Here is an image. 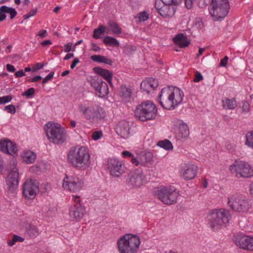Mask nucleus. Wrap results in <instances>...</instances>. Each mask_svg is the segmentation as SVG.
Here are the masks:
<instances>
[{"label":"nucleus","mask_w":253,"mask_h":253,"mask_svg":"<svg viewBox=\"0 0 253 253\" xmlns=\"http://www.w3.org/2000/svg\"><path fill=\"white\" fill-rule=\"evenodd\" d=\"M68 160L73 167L83 169H87L91 164L89 153L84 147L71 149L68 154Z\"/></svg>","instance_id":"f257e3e1"},{"label":"nucleus","mask_w":253,"mask_h":253,"mask_svg":"<svg viewBox=\"0 0 253 253\" xmlns=\"http://www.w3.org/2000/svg\"><path fill=\"white\" fill-rule=\"evenodd\" d=\"M230 218L229 211L224 209L213 210L207 215L208 225L213 231H217L225 225Z\"/></svg>","instance_id":"f03ea898"},{"label":"nucleus","mask_w":253,"mask_h":253,"mask_svg":"<svg viewBox=\"0 0 253 253\" xmlns=\"http://www.w3.org/2000/svg\"><path fill=\"white\" fill-rule=\"evenodd\" d=\"M140 244L139 237L130 234L125 235L117 242L119 253H137Z\"/></svg>","instance_id":"7ed1b4c3"},{"label":"nucleus","mask_w":253,"mask_h":253,"mask_svg":"<svg viewBox=\"0 0 253 253\" xmlns=\"http://www.w3.org/2000/svg\"><path fill=\"white\" fill-rule=\"evenodd\" d=\"M45 126L46 134L50 142L59 144L65 141L67 134L59 124L48 122Z\"/></svg>","instance_id":"20e7f679"},{"label":"nucleus","mask_w":253,"mask_h":253,"mask_svg":"<svg viewBox=\"0 0 253 253\" xmlns=\"http://www.w3.org/2000/svg\"><path fill=\"white\" fill-rule=\"evenodd\" d=\"M157 113V109L155 104L149 100L143 102L137 106L134 111L136 117L141 121L154 119Z\"/></svg>","instance_id":"39448f33"},{"label":"nucleus","mask_w":253,"mask_h":253,"mask_svg":"<svg viewBox=\"0 0 253 253\" xmlns=\"http://www.w3.org/2000/svg\"><path fill=\"white\" fill-rule=\"evenodd\" d=\"M229 8L228 0H211L209 10L212 19L218 21L227 15Z\"/></svg>","instance_id":"423d86ee"},{"label":"nucleus","mask_w":253,"mask_h":253,"mask_svg":"<svg viewBox=\"0 0 253 253\" xmlns=\"http://www.w3.org/2000/svg\"><path fill=\"white\" fill-rule=\"evenodd\" d=\"M229 169L238 178H248L253 176V166L246 161H236L229 167Z\"/></svg>","instance_id":"0eeeda50"},{"label":"nucleus","mask_w":253,"mask_h":253,"mask_svg":"<svg viewBox=\"0 0 253 253\" xmlns=\"http://www.w3.org/2000/svg\"><path fill=\"white\" fill-rule=\"evenodd\" d=\"M79 110L84 117L91 122L98 121L104 119L106 114L104 110L97 106H86L81 104L79 106Z\"/></svg>","instance_id":"6e6552de"},{"label":"nucleus","mask_w":253,"mask_h":253,"mask_svg":"<svg viewBox=\"0 0 253 253\" xmlns=\"http://www.w3.org/2000/svg\"><path fill=\"white\" fill-rule=\"evenodd\" d=\"M228 207L236 212H245L250 208L247 199L243 196L237 194H230L227 199Z\"/></svg>","instance_id":"1a4fd4ad"},{"label":"nucleus","mask_w":253,"mask_h":253,"mask_svg":"<svg viewBox=\"0 0 253 253\" xmlns=\"http://www.w3.org/2000/svg\"><path fill=\"white\" fill-rule=\"evenodd\" d=\"M159 199L166 205H172L176 203L179 194L173 186H165L158 190L156 193Z\"/></svg>","instance_id":"9d476101"},{"label":"nucleus","mask_w":253,"mask_h":253,"mask_svg":"<svg viewBox=\"0 0 253 253\" xmlns=\"http://www.w3.org/2000/svg\"><path fill=\"white\" fill-rule=\"evenodd\" d=\"M10 169L11 171L8 173L6 183L8 190L13 192L18 187L19 183V172L18 169L16 167L17 161L15 159H12L10 162Z\"/></svg>","instance_id":"9b49d317"},{"label":"nucleus","mask_w":253,"mask_h":253,"mask_svg":"<svg viewBox=\"0 0 253 253\" xmlns=\"http://www.w3.org/2000/svg\"><path fill=\"white\" fill-rule=\"evenodd\" d=\"M146 181L143 172L136 169L129 172L126 179V184L130 188H138L142 186Z\"/></svg>","instance_id":"f8f14e48"},{"label":"nucleus","mask_w":253,"mask_h":253,"mask_svg":"<svg viewBox=\"0 0 253 253\" xmlns=\"http://www.w3.org/2000/svg\"><path fill=\"white\" fill-rule=\"evenodd\" d=\"M83 185V182L75 175H68L63 179V187L73 192L80 191Z\"/></svg>","instance_id":"ddd939ff"},{"label":"nucleus","mask_w":253,"mask_h":253,"mask_svg":"<svg viewBox=\"0 0 253 253\" xmlns=\"http://www.w3.org/2000/svg\"><path fill=\"white\" fill-rule=\"evenodd\" d=\"M39 191L38 183L37 180H27L23 185V194L27 199H33Z\"/></svg>","instance_id":"4468645a"},{"label":"nucleus","mask_w":253,"mask_h":253,"mask_svg":"<svg viewBox=\"0 0 253 253\" xmlns=\"http://www.w3.org/2000/svg\"><path fill=\"white\" fill-rule=\"evenodd\" d=\"M198 167L191 164H183L180 166L179 176L186 180H192L196 176Z\"/></svg>","instance_id":"2eb2a0df"},{"label":"nucleus","mask_w":253,"mask_h":253,"mask_svg":"<svg viewBox=\"0 0 253 253\" xmlns=\"http://www.w3.org/2000/svg\"><path fill=\"white\" fill-rule=\"evenodd\" d=\"M158 101L159 104L164 109L169 110L174 109L168 86L161 90L158 95Z\"/></svg>","instance_id":"dca6fc26"},{"label":"nucleus","mask_w":253,"mask_h":253,"mask_svg":"<svg viewBox=\"0 0 253 253\" xmlns=\"http://www.w3.org/2000/svg\"><path fill=\"white\" fill-rule=\"evenodd\" d=\"M168 87L175 109L182 102L184 96V92L181 89L176 86H168Z\"/></svg>","instance_id":"f3484780"},{"label":"nucleus","mask_w":253,"mask_h":253,"mask_svg":"<svg viewBox=\"0 0 253 253\" xmlns=\"http://www.w3.org/2000/svg\"><path fill=\"white\" fill-rule=\"evenodd\" d=\"M90 84L99 97H104L109 93L108 86L103 80H90Z\"/></svg>","instance_id":"a211bd4d"},{"label":"nucleus","mask_w":253,"mask_h":253,"mask_svg":"<svg viewBox=\"0 0 253 253\" xmlns=\"http://www.w3.org/2000/svg\"><path fill=\"white\" fill-rule=\"evenodd\" d=\"M116 133L121 138L126 139L130 136V127L128 122L123 120L119 122L114 127Z\"/></svg>","instance_id":"6ab92c4d"},{"label":"nucleus","mask_w":253,"mask_h":253,"mask_svg":"<svg viewBox=\"0 0 253 253\" xmlns=\"http://www.w3.org/2000/svg\"><path fill=\"white\" fill-rule=\"evenodd\" d=\"M155 7L158 12L164 18H171L174 16L176 11V6L164 4L161 7L158 4L157 1H156Z\"/></svg>","instance_id":"aec40b11"},{"label":"nucleus","mask_w":253,"mask_h":253,"mask_svg":"<svg viewBox=\"0 0 253 253\" xmlns=\"http://www.w3.org/2000/svg\"><path fill=\"white\" fill-rule=\"evenodd\" d=\"M18 149L16 144L8 139L0 140V151L9 155L14 156Z\"/></svg>","instance_id":"412c9836"},{"label":"nucleus","mask_w":253,"mask_h":253,"mask_svg":"<svg viewBox=\"0 0 253 253\" xmlns=\"http://www.w3.org/2000/svg\"><path fill=\"white\" fill-rule=\"evenodd\" d=\"M85 210L84 207H82L80 203L74 205L70 209L69 215L71 218L79 221L82 218L85 213Z\"/></svg>","instance_id":"4be33fe9"},{"label":"nucleus","mask_w":253,"mask_h":253,"mask_svg":"<svg viewBox=\"0 0 253 253\" xmlns=\"http://www.w3.org/2000/svg\"><path fill=\"white\" fill-rule=\"evenodd\" d=\"M125 168L121 161L112 159V177H119L125 173Z\"/></svg>","instance_id":"5701e85b"},{"label":"nucleus","mask_w":253,"mask_h":253,"mask_svg":"<svg viewBox=\"0 0 253 253\" xmlns=\"http://www.w3.org/2000/svg\"><path fill=\"white\" fill-rule=\"evenodd\" d=\"M134 88L130 85H122L120 87V95L125 101H130L132 98Z\"/></svg>","instance_id":"b1692460"},{"label":"nucleus","mask_w":253,"mask_h":253,"mask_svg":"<svg viewBox=\"0 0 253 253\" xmlns=\"http://www.w3.org/2000/svg\"><path fill=\"white\" fill-rule=\"evenodd\" d=\"M175 44L179 48H185L190 44V42L188 40L186 36L183 34H178L172 39Z\"/></svg>","instance_id":"393cba45"},{"label":"nucleus","mask_w":253,"mask_h":253,"mask_svg":"<svg viewBox=\"0 0 253 253\" xmlns=\"http://www.w3.org/2000/svg\"><path fill=\"white\" fill-rule=\"evenodd\" d=\"M158 85L156 80H143L140 84V87L143 91L149 93L154 90Z\"/></svg>","instance_id":"a878e982"},{"label":"nucleus","mask_w":253,"mask_h":253,"mask_svg":"<svg viewBox=\"0 0 253 253\" xmlns=\"http://www.w3.org/2000/svg\"><path fill=\"white\" fill-rule=\"evenodd\" d=\"M248 236L243 234H238L235 237V243L240 249L246 250Z\"/></svg>","instance_id":"bb28decb"},{"label":"nucleus","mask_w":253,"mask_h":253,"mask_svg":"<svg viewBox=\"0 0 253 253\" xmlns=\"http://www.w3.org/2000/svg\"><path fill=\"white\" fill-rule=\"evenodd\" d=\"M39 234L40 230L36 225L31 223L26 228V234L29 238H35Z\"/></svg>","instance_id":"cd10ccee"},{"label":"nucleus","mask_w":253,"mask_h":253,"mask_svg":"<svg viewBox=\"0 0 253 253\" xmlns=\"http://www.w3.org/2000/svg\"><path fill=\"white\" fill-rule=\"evenodd\" d=\"M109 28L103 25H100L98 28L94 30L92 37L95 39H98L100 38L101 36L109 34Z\"/></svg>","instance_id":"c85d7f7f"},{"label":"nucleus","mask_w":253,"mask_h":253,"mask_svg":"<svg viewBox=\"0 0 253 253\" xmlns=\"http://www.w3.org/2000/svg\"><path fill=\"white\" fill-rule=\"evenodd\" d=\"M189 135V130L188 126L185 124H181L179 126L178 137L179 139H185Z\"/></svg>","instance_id":"c756f323"},{"label":"nucleus","mask_w":253,"mask_h":253,"mask_svg":"<svg viewBox=\"0 0 253 253\" xmlns=\"http://www.w3.org/2000/svg\"><path fill=\"white\" fill-rule=\"evenodd\" d=\"M222 107L225 109L233 110L237 107V103L235 99L224 98L222 100Z\"/></svg>","instance_id":"7c9ffc66"},{"label":"nucleus","mask_w":253,"mask_h":253,"mask_svg":"<svg viewBox=\"0 0 253 253\" xmlns=\"http://www.w3.org/2000/svg\"><path fill=\"white\" fill-rule=\"evenodd\" d=\"M153 159V154L151 152H147L140 156V165L144 166L146 164L150 163Z\"/></svg>","instance_id":"2f4dec72"},{"label":"nucleus","mask_w":253,"mask_h":253,"mask_svg":"<svg viewBox=\"0 0 253 253\" xmlns=\"http://www.w3.org/2000/svg\"><path fill=\"white\" fill-rule=\"evenodd\" d=\"M36 159V155L32 151H26L23 156V160L27 164H32L34 163Z\"/></svg>","instance_id":"473e14b6"},{"label":"nucleus","mask_w":253,"mask_h":253,"mask_svg":"<svg viewBox=\"0 0 253 253\" xmlns=\"http://www.w3.org/2000/svg\"><path fill=\"white\" fill-rule=\"evenodd\" d=\"M93 70L95 73L99 75L104 79H111V73L108 70L99 67H94Z\"/></svg>","instance_id":"72a5a7b5"},{"label":"nucleus","mask_w":253,"mask_h":253,"mask_svg":"<svg viewBox=\"0 0 253 253\" xmlns=\"http://www.w3.org/2000/svg\"><path fill=\"white\" fill-rule=\"evenodd\" d=\"M90 59L94 62L104 63L107 64H111V60L103 56L99 55H93L90 56Z\"/></svg>","instance_id":"f704fd0d"},{"label":"nucleus","mask_w":253,"mask_h":253,"mask_svg":"<svg viewBox=\"0 0 253 253\" xmlns=\"http://www.w3.org/2000/svg\"><path fill=\"white\" fill-rule=\"evenodd\" d=\"M1 9L2 11L4 13V14L5 13L9 14L11 19H13L17 14V11L14 8L5 5L1 6Z\"/></svg>","instance_id":"c9c22d12"},{"label":"nucleus","mask_w":253,"mask_h":253,"mask_svg":"<svg viewBox=\"0 0 253 253\" xmlns=\"http://www.w3.org/2000/svg\"><path fill=\"white\" fill-rule=\"evenodd\" d=\"M157 145L167 150H171L173 148L171 142L168 139L159 141Z\"/></svg>","instance_id":"e433bc0d"},{"label":"nucleus","mask_w":253,"mask_h":253,"mask_svg":"<svg viewBox=\"0 0 253 253\" xmlns=\"http://www.w3.org/2000/svg\"><path fill=\"white\" fill-rule=\"evenodd\" d=\"M246 145L253 148V131L246 134Z\"/></svg>","instance_id":"4c0bfd02"},{"label":"nucleus","mask_w":253,"mask_h":253,"mask_svg":"<svg viewBox=\"0 0 253 253\" xmlns=\"http://www.w3.org/2000/svg\"><path fill=\"white\" fill-rule=\"evenodd\" d=\"M246 250L253 251V236H248Z\"/></svg>","instance_id":"58836bf2"},{"label":"nucleus","mask_w":253,"mask_h":253,"mask_svg":"<svg viewBox=\"0 0 253 253\" xmlns=\"http://www.w3.org/2000/svg\"><path fill=\"white\" fill-rule=\"evenodd\" d=\"M136 18H138L139 21H145L148 19L149 14L146 11L141 12L137 14Z\"/></svg>","instance_id":"ea45409f"},{"label":"nucleus","mask_w":253,"mask_h":253,"mask_svg":"<svg viewBox=\"0 0 253 253\" xmlns=\"http://www.w3.org/2000/svg\"><path fill=\"white\" fill-rule=\"evenodd\" d=\"M35 93V89L33 87L30 88L24 92H22V95L27 98L32 97Z\"/></svg>","instance_id":"a19ab883"},{"label":"nucleus","mask_w":253,"mask_h":253,"mask_svg":"<svg viewBox=\"0 0 253 253\" xmlns=\"http://www.w3.org/2000/svg\"><path fill=\"white\" fill-rule=\"evenodd\" d=\"M122 32L121 28L115 23H112V33L115 34H119Z\"/></svg>","instance_id":"79ce46f5"},{"label":"nucleus","mask_w":253,"mask_h":253,"mask_svg":"<svg viewBox=\"0 0 253 253\" xmlns=\"http://www.w3.org/2000/svg\"><path fill=\"white\" fill-rule=\"evenodd\" d=\"M164 4H169L173 6L177 5L181 0H161Z\"/></svg>","instance_id":"37998d69"},{"label":"nucleus","mask_w":253,"mask_h":253,"mask_svg":"<svg viewBox=\"0 0 253 253\" xmlns=\"http://www.w3.org/2000/svg\"><path fill=\"white\" fill-rule=\"evenodd\" d=\"M103 136L101 131H95L92 133V138L94 140H97L100 139Z\"/></svg>","instance_id":"c03bdc74"},{"label":"nucleus","mask_w":253,"mask_h":253,"mask_svg":"<svg viewBox=\"0 0 253 253\" xmlns=\"http://www.w3.org/2000/svg\"><path fill=\"white\" fill-rule=\"evenodd\" d=\"M12 97L11 95H7L0 97V104H4L11 101Z\"/></svg>","instance_id":"a18cd8bd"},{"label":"nucleus","mask_w":253,"mask_h":253,"mask_svg":"<svg viewBox=\"0 0 253 253\" xmlns=\"http://www.w3.org/2000/svg\"><path fill=\"white\" fill-rule=\"evenodd\" d=\"M242 111L244 113H247L250 110V104L247 101H243L242 105Z\"/></svg>","instance_id":"49530a36"},{"label":"nucleus","mask_w":253,"mask_h":253,"mask_svg":"<svg viewBox=\"0 0 253 253\" xmlns=\"http://www.w3.org/2000/svg\"><path fill=\"white\" fill-rule=\"evenodd\" d=\"M37 9H32L28 13L25 14L23 16V18L24 20L28 19L30 17L34 16L37 13Z\"/></svg>","instance_id":"de8ad7c7"},{"label":"nucleus","mask_w":253,"mask_h":253,"mask_svg":"<svg viewBox=\"0 0 253 253\" xmlns=\"http://www.w3.org/2000/svg\"><path fill=\"white\" fill-rule=\"evenodd\" d=\"M44 64L42 63H37L32 67V72H36L43 68Z\"/></svg>","instance_id":"09e8293b"},{"label":"nucleus","mask_w":253,"mask_h":253,"mask_svg":"<svg viewBox=\"0 0 253 253\" xmlns=\"http://www.w3.org/2000/svg\"><path fill=\"white\" fill-rule=\"evenodd\" d=\"M4 110H6L8 113L13 114L15 113V108L13 105H9L5 107Z\"/></svg>","instance_id":"8fccbe9b"},{"label":"nucleus","mask_w":253,"mask_h":253,"mask_svg":"<svg viewBox=\"0 0 253 253\" xmlns=\"http://www.w3.org/2000/svg\"><path fill=\"white\" fill-rule=\"evenodd\" d=\"M195 0H185V6L187 9H191L193 6V2Z\"/></svg>","instance_id":"3c124183"},{"label":"nucleus","mask_w":253,"mask_h":253,"mask_svg":"<svg viewBox=\"0 0 253 253\" xmlns=\"http://www.w3.org/2000/svg\"><path fill=\"white\" fill-rule=\"evenodd\" d=\"M72 43L71 42H68L64 45V51L68 53L72 50Z\"/></svg>","instance_id":"603ef678"},{"label":"nucleus","mask_w":253,"mask_h":253,"mask_svg":"<svg viewBox=\"0 0 253 253\" xmlns=\"http://www.w3.org/2000/svg\"><path fill=\"white\" fill-rule=\"evenodd\" d=\"M122 155L124 158H131L132 154L128 151H124L122 152Z\"/></svg>","instance_id":"864d4df0"},{"label":"nucleus","mask_w":253,"mask_h":253,"mask_svg":"<svg viewBox=\"0 0 253 253\" xmlns=\"http://www.w3.org/2000/svg\"><path fill=\"white\" fill-rule=\"evenodd\" d=\"M131 163L136 166H138L140 165V160L139 161L137 159L133 156V155L131 158Z\"/></svg>","instance_id":"5fc2aeb1"},{"label":"nucleus","mask_w":253,"mask_h":253,"mask_svg":"<svg viewBox=\"0 0 253 253\" xmlns=\"http://www.w3.org/2000/svg\"><path fill=\"white\" fill-rule=\"evenodd\" d=\"M228 59V57L227 56H225L223 58H222L220 63V66L222 67H225L226 66L227 64V61Z\"/></svg>","instance_id":"6e6d98bb"},{"label":"nucleus","mask_w":253,"mask_h":253,"mask_svg":"<svg viewBox=\"0 0 253 253\" xmlns=\"http://www.w3.org/2000/svg\"><path fill=\"white\" fill-rule=\"evenodd\" d=\"M119 45V42L115 38L112 37V47L118 48Z\"/></svg>","instance_id":"4d7b16f0"},{"label":"nucleus","mask_w":253,"mask_h":253,"mask_svg":"<svg viewBox=\"0 0 253 253\" xmlns=\"http://www.w3.org/2000/svg\"><path fill=\"white\" fill-rule=\"evenodd\" d=\"M91 49L95 52L99 51L101 49V48L95 43H91Z\"/></svg>","instance_id":"13d9d810"},{"label":"nucleus","mask_w":253,"mask_h":253,"mask_svg":"<svg viewBox=\"0 0 253 253\" xmlns=\"http://www.w3.org/2000/svg\"><path fill=\"white\" fill-rule=\"evenodd\" d=\"M16 78H21L24 77L25 74L23 70H19L15 74Z\"/></svg>","instance_id":"bf43d9fd"},{"label":"nucleus","mask_w":253,"mask_h":253,"mask_svg":"<svg viewBox=\"0 0 253 253\" xmlns=\"http://www.w3.org/2000/svg\"><path fill=\"white\" fill-rule=\"evenodd\" d=\"M103 42L106 44V45H111V37H109V36H106L104 39H103Z\"/></svg>","instance_id":"052dcab7"},{"label":"nucleus","mask_w":253,"mask_h":253,"mask_svg":"<svg viewBox=\"0 0 253 253\" xmlns=\"http://www.w3.org/2000/svg\"><path fill=\"white\" fill-rule=\"evenodd\" d=\"M14 241H15L16 242H22L24 241V239L18 235H14L13 236Z\"/></svg>","instance_id":"680f3d73"},{"label":"nucleus","mask_w":253,"mask_h":253,"mask_svg":"<svg viewBox=\"0 0 253 253\" xmlns=\"http://www.w3.org/2000/svg\"><path fill=\"white\" fill-rule=\"evenodd\" d=\"M6 16L4 13L2 11L1 6L0 7V22L5 19Z\"/></svg>","instance_id":"e2e57ef3"},{"label":"nucleus","mask_w":253,"mask_h":253,"mask_svg":"<svg viewBox=\"0 0 253 253\" xmlns=\"http://www.w3.org/2000/svg\"><path fill=\"white\" fill-rule=\"evenodd\" d=\"M38 35L41 37L42 38H43L44 37H45L47 35V32L46 30H42L39 32L38 34Z\"/></svg>","instance_id":"0e129e2a"},{"label":"nucleus","mask_w":253,"mask_h":253,"mask_svg":"<svg viewBox=\"0 0 253 253\" xmlns=\"http://www.w3.org/2000/svg\"><path fill=\"white\" fill-rule=\"evenodd\" d=\"M78 63H79V60L78 58H75L73 61V62L71 65V68L74 69Z\"/></svg>","instance_id":"69168bd1"},{"label":"nucleus","mask_w":253,"mask_h":253,"mask_svg":"<svg viewBox=\"0 0 253 253\" xmlns=\"http://www.w3.org/2000/svg\"><path fill=\"white\" fill-rule=\"evenodd\" d=\"M6 69L9 72H13L15 70L14 67L13 65H10V64L6 65Z\"/></svg>","instance_id":"338daca9"},{"label":"nucleus","mask_w":253,"mask_h":253,"mask_svg":"<svg viewBox=\"0 0 253 253\" xmlns=\"http://www.w3.org/2000/svg\"><path fill=\"white\" fill-rule=\"evenodd\" d=\"M194 79H203V76L199 72L196 71Z\"/></svg>","instance_id":"774afa93"}]
</instances>
